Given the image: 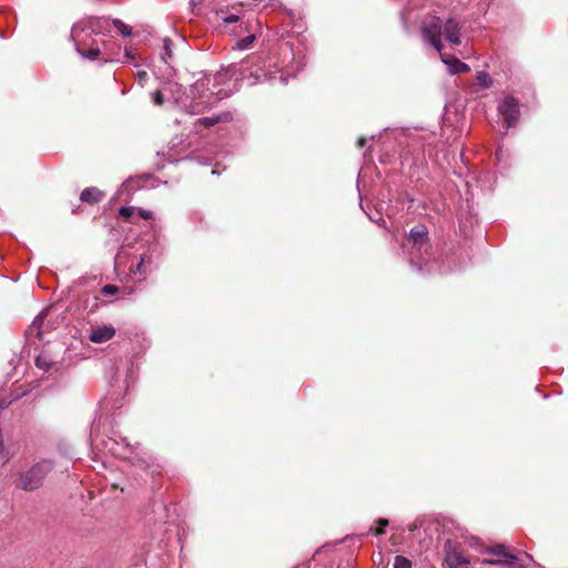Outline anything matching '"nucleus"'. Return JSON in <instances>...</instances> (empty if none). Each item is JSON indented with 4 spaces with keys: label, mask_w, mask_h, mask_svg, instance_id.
I'll return each mask as SVG.
<instances>
[{
    "label": "nucleus",
    "mask_w": 568,
    "mask_h": 568,
    "mask_svg": "<svg viewBox=\"0 0 568 568\" xmlns=\"http://www.w3.org/2000/svg\"><path fill=\"white\" fill-rule=\"evenodd\" d=\"M144 263H145V256H142L140 262L136 264V265H132L130 271L133 273V274H142L143 271V266H144Z\"/></svg>",
    "instance_id": "nucleus-25"
},
{
    "label": "nucleus",
    "mask_w": 568,
    "mask_h": 568,
    "mask_svg": "<svg viewBox=\"0 0 568 568\" xmlns=\"http://www.w3.org/2000/svg\"><path fill=\"white\" fill-rule=\"evenodd\" d=\"M54 464L42 459L26 471L19 473L17 486L26 491H32L42 486L44 478L52 471Z\"/></svg>",
    "instance_id": "nucleus-4"
},
{
    "label": "nucleus",
    "mask_w": 568,
    "mask_h": 568,
    "mask_svg": "<svg viewBox=\"0 0 568 568\" xmlns=\"http://www.w3.org/2000/svg\"><path fill=\"white\" fill-rule=\"evenodd\" d=\"M113 26L115 27V29L123 36H131L132 33V29L130 26L125 24L123 21H121L120 19H115L113 20Z\"/></svg>",
    "instance_id": "nucleus-19"
},
{
    "label": "nucleus",
    "mask_w": 568,
    "mask_h": 568,
    "mask_svg": "<svg viewBox=\"0 0 568 568\" xmlns=\"http://www.w3.org/2000/svg\"><path fill=\"white\" fill-rule=\"evenodd\" d=\"M136 207L134 206H122L119 210V216L122 217L126 222H133L135 219Z\"/></svg>",
    "instance_id": "nucleus-16"
},
{
    "label": "nucleus",
    "mask_w": 568,
    "mask_h": 568,
    "mask_svg": "<svg viewBox=\"0 0 568 568\" xmlns=\"http://www.w3.org/2000/svg\"><path fill=\"white\" fill-rule=\"evenodd\" d=\"M104 196V193L97 187H87L81 192L80 200L82 202L94 204L100 202Z\"/></svg>",
    "instance_id": "nucleus-13"
},
{
    "label": "nucleus",
    "mask_w": 568,
    "mask_h": 568,
    "mask_svg": "<svg viewBox=\"0 0 568 568\" xmlns=\"http://www.w3.org/2000/svg\"><path fill=\"white\" fill-rule=\"evenodd\" d=\"M217 16L220 20H222L225 24L235 23L240 20V17L234 13L220 12L217 13Z\"/></svg>",
    "instance_id": "nucleus-21"
},
{
    "label": "nucleus",
    "mask_w": 568,
    "mask_h": 568,
    "mask_svg": "<svg viewBox=\"0 0 568 568\" xmlns=\"http://www.w3.org/2000/svg\"><path fill=\"white\" fill-rule=\"evenodd\" d=\"M410 264L413 266H416V268L418 271H423L424 268L427 271V272H430L432 271V267L428 265V262H426L424 265L422 263H418V262H415L414 257L410 258Z\"/></svg>",
    "instance_id": "nucleus-27"
},
{
    "label": "nucleus",
    "mask_w": 568,
    "mask_h": 568,
    "mask_svg": "<svg viewBox=\"0 0 568 568\" xmlns=\"http://www.w3.org/2000/svg\"><path fill=\"white\" fill-rule=\"evenodd\" d=\"M443 63H445L448 67V70L452 74H458L469 71V67L462 62L459 59L455 57H447L444 55L442 52L439 53Z\"/></svg>",
    "instance_id": "nucleus-11"
},
{
    "label": "nucleus",
    "mask_w": 568,
    "mask_h": 568,
    "mask_svg": "<svg viewBox=\"0 0 568 568\" xmlns=\"http://www.w3.org/2000/svg\"><path fill=\"white\" fill-rule=\"evenodd\" d=\"M252 75H254L256 81H262V79H266L267 77V74L262 70H257L255 73L252 72Z\"/></svg>",
    "instance_id": "nucleus-30"
},
{
    "label": "nucleus",
    "mask_w": 568,
    "mask_h": 568,
    "mask_svg": "<svg viewBox=\"0 0 568 568\" xmlns=\"http://www.w3.org/2000/svg\"><path fill=\"white\" fill-rule=\"evenodd\" d=\"M498 112L504 118L507 129L515 126L520 115L519 102L513 98H505L498 105Z\"/></svg>",
    "instance_id": "nucleus-7"
},
{
    "label": "nucleus",
    "mask_w": 568,
    "mask_h": 568,
    "mask_svg": "<svg viewBox=\"0 0 568 568\" xmlns=\"http://www.w3.org/2000/svg\"><path fill=\"white\" fill-rule=\"evenodd\" d=\"M135 217L143 219V220H151L153 217V213L151 211L136 207Z\"/></svg>",
    "instance_id": "nucleus-24"
},
{
    "label": "nucleus",
    "mask_w": 568,
    "mask_h": 568,
    "mask_svg": "<svg viewBox=\"0 0 568 568\" xmlns=\"http://www.w3.org/2000/svg\"><path fill=\"white\" fill-rule=\"evenodd\" d=\"M255 60H260V57H251L245 61V64L254 63Z\"/></svg>",
    "instance_id": "nucleus-32"
},
{
    "label": "nucleus",
    "mask_w": 568,
    "mask_h": 568,
    "mask_svg": "<svg viewBox=\"0 0 568 568\" xmlns=\"http://www.w3.org/2000/svg\"><path fill=\"white\" fill-rule=\"evenodd\" d=\"M44 317H45V312H42L33 320L32 325L30 327L31 331L37 329V336L39 339H42L41 326L43 324Z\"/></svg>",
    "instance_id": "nucleus-18"
},
{
    "label": "nucleus",
    "mask_w": 568,
    "mask_h": 568,
    "mask_svg": "<svg viewBox=\"0 0 568 568\" xmlns=\"http://www.w3.org/2000/svg\"><path fill=\"white\" fill-rule=\"evenodd\" d=\"M173 43L169 38L163 39L162 44V51H161V59L166 63L170 64L173 60Z\"/></svg>",
    "instance_id": "nucleus-15"
},
{
    "label": "nucleus",
    "mask_w": 568,
    "mask_h": 568,
    "mask_svg": "<svg viewBox=\"0 0 568 568\" xmlns=\"http://www.w3.org/2000/svg\"><path fill=\"white\" fill-rule=\"evenodd\" d=\"M136 77L139 83L143 87L145 81L148 80V73L145 71H139Z\"/></svg>",
    "instance_id": "nucleus-29"
},
{
    "label": "nucleus",
    "mask_w": 568,
    "mask_h": 568,
    "mask_svg": "<svg viewBox=\"0 0 568 568\" xmlns=\"http://www.w3.org/2000/svg\"><path fill=\"white\" fill-rule=\"evenodd\" d=\"M422 34L438 53L444 49L443 36L452 45L462 43L460 23L455 18L442 20L437 16H427L423 21Z\"/></svg>",
    "instance_id": "nucleus-2"
},
{
    "label": "nucleus",
    "mask_w": 568,
    "mask_h": 568,
    "mask_svg": "<svg viewBox=\"0 0 568 568\" xmlns=\"http://www.w3.org/2000/svg\"><path fill=\"white\" fill-rule=\"evenodd\" d=\"M365 143H366V139H365V138H359V139H358V141H357V145H358L359 148L364 146V145H365Z\"/></svg>",
    "instance_id": "nucleus-33"
},
{
    "label": "nucleus",
    "mask_w": 568,
    "mask_h": 568,
    "mask_svg": "<svg viewBox=\"0 0 568 568\" xmlns=\"http://www.w3.org/2000/svg\"><path fill=\"white\" fill-rule=\"evenodd\" d=\"M54 364L55 363L45 352H42L36 358L37 367L44 372H49L54 366Z\"/></svg>",
    "instance_id": "nucleus-14"
},
{
    "label": "nucleus",
    "mask_w": 568,
    "mask_h": 568,
    "mask_svg": "<svg viewBox=\"0 0 568 568\" xmlns=\"http://www.w3.org/2000/svg\"><path fill=\"white\" fill-rule=\"evenodd\" d=\"M102 294L108 296V295H113L118 292V287L115 285H112V284H106L102 287L101 290Z\"/></svg>",
    "instance_id": "nucleus-26"
},
{
    "label": "nucleus",
    "mask_w": 568,
    "mask_h": 568,
    "mask_svg": "<svg viewBox=\"0 0 568 568\" xmlns=\"http://www.w3.org/2000/svg\"><path fill=\"white\" fill-rule=\"evenodd\" d=\"M90 437H91L92 442L97 440V439L93 437V434H90Z\"/></svg>",
    "instance_id": "nucleus-34"
},
{
    "label": "nucleus",
    "mask_w": 568,
    "mask_h": 568,
    "mask_svg": "<svg viewBox=\"0 0 568 568\" xmlns=\"http://www.w3.org/2000/svg\"><path fill=\"white\" fill-rule=\"evenodd\" d=\"M124 57L126 61L133 60L135 58L134 53L131 50H125Z\"/></svg>",
    "instance_id": "nucleus-31"
},
{
    "label": "nucleus",
    "mask_w": 568,
    "mask_h": 568,
    "mask_svg": "<svg viewBox=\"0 0 568 568\" xmlns=\"http://www.w3.org/2000/svg\"><path fill=\"white\" fill-rule=\"evenodd\" d=\"M408 241L413 244V247L417 251H422L423 247L427 246V230L424 225H416L409 232Z\"/></svg>",
    "instance_id": "nucleus-10"
},
{
    "label": "nucleus",
    "mask_w": 568,
    "mask_h": 568,
    "mask_svg": "<svg viewBox=\"0 0 568 568\" xmlns=\"http://www.w3.org/2000/svg\"><path fill=\"white\" fill-rule=\"evenodd\" d=\"M102 444L110 454L123 459L129 458L134 452V448L128 438L118 434H114V436L103 440Z\"/></svg>",
    "instance_id": "nucleus-6"
},
{
    "label": "nucleus",
    "mask_w": 568,
    "mask_h": 568,
    "mask_svg": "<svg viewBox=\"0 0 568 568\" xmlns=\"http://www.w3.org/2000/svg\"><path fill=\"white\" fill-rule=\"evenodd\" d=\"M209 84V78H201L190 87L187 93H184L180 84L169 82L153 92L151 98L155 105H162L168 101L185 113L201 114L212 109L221 99L219 98L220 92L210 90Z\"/></svg>",
    "instance_id": "nucleus-1"
},
{
    "label": "nucleus",
    "mask_w": 568,
    "mask_h": 568,
    "mask_svg": "<svg viewBox=\"0 0 568 568\" xmlns=\"http://www.w3.org/2000/svg\"><path fill=\"white\" fill-rule=\"evenodd\" d=\"M255 40V36L254 34H250L243 39H241L239 42H237V48L240 50H246L251 47V44L254 42Z\"/></svg>",
    "instance_id": "nucleus-22"
},
{
    "label": "nucleus",
    "mask_w": 568,
    "mask_h": 568,
    "mask_svg": "<svg viewBox=\"0 0 568 568\" xmlns=\"http://www.w3.org/2000/svg\"><path fill=\"white\" fill-rule=\"evenodd\" d=\"M231 120H232V114H231V112H227V111L221 112L219 114H212L210 116H202V118H199L194 122V129L197 133H201L202 128H211L219 123L230 122Z\"/></svg>",
    "instance_id": "nucleus-9"
},
{
    "label": "nucleus",
    "mask_w": 568,
    "mask_h": 568,
    "mask_svg": "<svg viewBox=\"0 0 568 568\" xmlns=\"http://www.w3.org/2000/svg\"><path fill=\"white\" fill-rule=\"evenodd\" d=\"M378 524L381 525V527L375 530V534L377 536L384 534V528L388 525V521L386 519H379Z\"/></svg>",
    "instance_id": "nucleus-28"
},
{
    "label": "nucleus",
    "mask_w": 568,
    "mask_h": 568,
    "mask_svg": "<svg viewBox=\"0 0 568 568\" xmlns=\"http://www.w3.org/2000/svg\"><path fill=\"white\" fill-rule=\"evenodd\" d=\"M476 83L481 88H489L493 84V79L487 72H478L476 75Z\"/></svg>",
    "instance_id": "nucleus-17"
},
{
    "label": "nucleus",
    "mask_w": 568,
    "mask_h": 568,
    "mask_svg": "<svg viewBox=\"0 0 568 568\" xmlns=\"http://www.w3.org/2000/svg\"><path fill=\"white\" fill-rule=\"evenodd\" d=\"M143 567H144V565H141L139 568H143Z\"/></svg>",
    "instance_id": "nucleus-35"
},
{
    "label": "nucleus",
    "mask_w": 568,
    "mask_h": 568,
    "mask_svg": "<svg viewBox=\"0 0 568 568\" xmlns=\"http://www.w3.org/2000/svg\"><path fill=\"white\" fill-rule=\"evenodd\" d=\"M115 328L112 325H94L91 326L88 338L90 342L101 344L111 341L115 336Z\"/></svg>",
    "instance_id": "nucleus-8"
},
{
    "label": "nucleus",
    "mask_w": 568,
    "mask_h": 568,
    "mask_svg": "<svg viewBox=\"0 0 568 568\" xmlns=\"http://www.w3.org/2000/svg\"><path fill=\"white\" fill-rule=\"evenodd\" d=\"M493 557L485 559L484 562L490 565H504L507 568H527L532 564L530 555L516 551L503 545H497L488 550Z\"/></svg>",
    "instance_id": "nucleus-3"
},
{
    "label": "nucleus",
    "mask_w": 568,
    "mask_h": 568,
    "mask_svg": "<svg viewBox=\"0 0 568 568\" xmlns=\"http://www.w3.org/2000/svg\"><path fill=\"white\" fill-rule=\"evenodd\" d=\"M26 393H18L10 397H2L0 399V410L8 408L14 400L21 398Z\"/></svg>",
    "instance_id": "nucleus-20"
},
{
    "label": "nucleus",
    "mask_w": 568,
    "mask_h": 568,
    "mask_svg": "<svg viewBox=\"0 0 568 568\" xmlns=\"http://www.w3.org/2000/svg\"><path fill=\"white\" fill-rule=\"evenodd\" d=\"M394 568H412V562L403 556H396L394 561Z\"/></svg>",
    "instance_id": "nucleus-23"
},
{
    "label": "nucleus",
    "mask_w": 568,
    "mask_h": 568,
    "mask_svg": "<svg viewBox=\"0 0 568 568\" xmlns=\"http://www.w3.org/2000/svg\"><path fill=\"white\" fill-rule=\"evenodd\" d=\"M445 560L449 568H467L469 564L468 558L456 550L448 551Z\"/></svg>",
    "instance_id": "nucleus-12"
},
{
    "label": "nucleus",
    "mask_w": 568,
    "mask_h": 568,
    "mask_svg": "<svg viewBox=\"0 0 568 568\" xmlns=\"http://www.w3.org/2000/svg\"><path fill=\"white\" fill-rule=\"evenodd\" d=\"M71 37L75 43V49L80 55L88 60H95L100 53V47L95 39H91L92 30L80 28L78 26L72 28Z\"/></svg>",
    "instance_id": "nucleus-5"
}]
</instances>
